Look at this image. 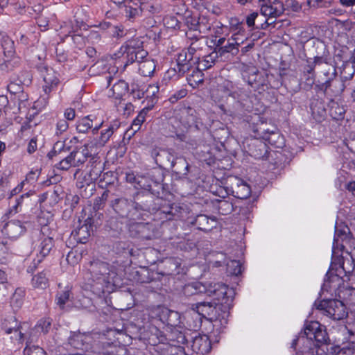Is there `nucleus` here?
<instances>
[{"mask_svg": "<svg viewBox=\"0 0 355 355\" xmlns=\"http://www.w3.org/2000/svg\"><path fill=\"white\" fill-rule=\"evenodd\" d=\"M114 3L123 5L125 16L130 21H135L141 16V5L138 0H112Z\"/></svg>", "mask_w": 355, "mask_h": 355, "instance_id": "aec40b11", "label": "nucleus"}, {"mask_svg": "<svg viewBox=\"0 0 355 355\" xmlns=\"http://www.w3.org/2000/svg\"><path fill=\"white\" fill-rule=\"evenodd\" d=\"M192 349L197 354L205 355L211 349V342L207 336H196L193 340Z\"/></svg>", "mask_w": 355, "mask_h": 355, "instance_id": "c756f323", "label": "nucleus"}, {"mask_svg": "<svg viewBox=\"0 0 355 355\" xmlns=\"http://www.w3.org/2000/svg\"><path fill=\"white\" fill-rule=\"evenodd\" d=\"M87 269L92 282L91 288L93 292L97 295L103 293L110 283V265L101 260L94 259L89 263Z\"/></svg>", "mask_w": 355, "mask_h": 355, "instance_id": "39448f33", "label": "nucleus"}, {"mask_svg": "<svg viewBox=\"0 0 355 355\" xmlns=\"http://www.w3.org/2000/svg\"><path fill=\"white\" fill-rule=\"evenodd\" d=\"M218 301H221V303L202 302L193 304H192V310L196 311L198 315L211 321L219 320L222 322L224 320L226 322L227 318L229 315L228 309L232 300L226 295L224 299L222 298Z\"/></svg>", "mask_w": 355, "mask_h": 355, "instance_id": "20e7f679", "label": "nucleus"}, {"mask_svg": "<svg viewBox=\"0 0 355 355\" xmlns=\"http://www.w3.org/2000/svg\"><path fill=\"white\" fill-rule=\"evenodd\" d=\"M26 78L14 79L8 85V90L10 94L18 95L20 101H26V95L24 94V86H28L31 83V75L30 73H25Z\"/></svg>", "mask_w": 355, "mask_h": 355, "instance_id": "4be33fe9", "label": "nucleus"}, {"mask_svg": "<svg viewBox=\"0 0 355 355\" xmlns=\"http://www.w3.org/2000/svg\"><path fill=\"white\" fill-rule=\"evenodd\" d=\"M161 320L168 326L176 327L180 324V316L177 311L164 309L162 311Z\"/></svg>", "mask_w": 355, "mask_h": 355, "instance_id": "2f4dec72", "label": "nucleus"}, {"mask_svg": "<svg viewBox=\"0 0 355 355\" xmlns=\"http://www.w3.org/2000/svg\"><path fill=\"white\" fill-rule=\"evenodd\" d=\"M185 36L187 38V44H190L200 38L205 37L197 29H187L185 31Z\"/></svg>", "mask_w": 355, "mask_h": 355, "instance_id": "bf43d9fd", "label": "nucleus"}, {"mask_svg": "<svg viewBox=\"0 0 355 355\" xmlns=\"http://www.w3.org/2000/svg\"><path fill=\"white\" fill-rule=\"evenodd\" d=\"M354 243L355 240L352 237L349 229L347 226L343 227H336L333 242L334 253H336L338 249L343 251L347 245L351 246Z\"/></svg>", "mask_w": 355, "mask_h": 355, "instance_id": "dca6fc26", "label": "nucleus"}, {"mask_svg": "<svg viewBox=\"0 0 355 355\" xmlns=\"http://www.w3.org/2000/svg\"><path fill=\"white\" fill-rule=\"evenodd\" d=\"M248 85L259 93L268 89V74L266 71H259L253 68L249 69V74L246 78Z\"/></svg>", "mask_w": 355, "mask_h": 355, "instance_id": "4468645a", "label": "nucleus"}, {"mask_svg": "<svg viewBox=\"0 0 355 355\" xmlns=\"http://www.w3.org/2000/svg\"><path fill=\"white\" fill-rule=\"evenodd\" d=\"M241 265L239 261L231 260L227 263V271L233 275H239L241 273Z\"/></svg>", "mask_w": 355, "mask_h": 355, "instance_id": "4d7b16f0", "label": "nucleus"}, {"mask_svg": "<svg viewBox=\"0 0 355 355\" xmlns=\"http://www.w3.org/2000/svg\"><path fill=\"white\" fill-rule=\"evenodd\" d=\"M206 46L207 41L205 37H203L189 44V48L187 49L193 55H198L200 54L198 52L202 51Z\"/></svg>", "mask_w": 355, "mask_h": 355, "instance_id": "49530a36", "label": "nucleus"}, {"mask_svg": "<svg viewBox=\"0 0 355 355\" xmlns=\"http://www.w3.org/2000/svg\"><path fill=\"white\" fill-rule=\"evenodd\" d=\"M239 46L240 43L237 42L236 37L234 35L231 38L227 40L226 44H225L223 47H220V49L218 50L217 53L220 57L225 55L226 53H231L232 56H235L239 52Z\"/></svg>", "mask_w": 355, "mask_h": 355, "instance_id": "7c9ffc66", "label": "nucleus"}, {"mask_svg": "<svg viewBox=\"0 0 355 355\" xmlns=\"http://www.w3.org/2000/svg\"><path fill=\"white\" fill-rule=\"evenodd\" d=\"M24 354L26 355H46V352L37 345H27L24 349Z\"/></svg>", "mask_w": 355, "mask_h": 355, "instance_id": "052dcab7", "label": "nucleus"}, {"mask_svg": "<svg viewBox=\"0 0 355 355\" xmlns=\"http://www.w3.org/2000/svg\"><path fill=\"white\" fill-rule=\"evenodd\" d=\"M33 193L31 191H29L19 196L9 198L8 214L13 215L22 211L24 208L30 205L31 201L30 197Z\"/></svg>", "mask_w": 355, "mask_h": 355, "instance_id": "412c9836", "label": "nucleus"}, {"mask_svg": "<svg viewBox=\"0 0 355 355\" xmlns=\"http://www.w3.org/2000/svg\"><path fill=\"white\" fill-rule=\"evenodd\" d=\"M26 295V289L23 287H18L10 297V306L14 311L20 309L24 304Z\"/></svg>", "mask_w": 355, "mask_h": 355, "instance_id": "473e14b6", "label": "nucleus"}, {"mask_svg": "<svg viewBox=\"0 0 355 355\" xmlns=\"http://www.w3.org/2000/svg\"><path fill=\"white\" fill-rule=\"evenodd\" d=\"M159 87L157 83L150 84L148 85L146 91V98L144 103L148 104H153V107L156 104L157 101V94L159 92Z\"/></svg>", "mask_w": 355, "mask_h": 355, "instance_id": "58836bf2", "label": "nucleus"}, {"mask_svg": "<svg viewBox=\"0 0 355 355\" xmlns=\"http://www.w3.org/2000/svg\"><path fill=\"white\" fill-rule=\"evenodd\" d=\"M230 29L232 31L236 32L235 37L239 35L244 33V28L243 26L242 22H240L237 19L232 18L230 21Z\"/></svg>", "mask_w": 355, "mask_h": 355, "instance_id": "0e129e2a", "label": "nucleus"}, {"mask_svg": "<svg viewBox=\"0 0 355 355\" xmlns=\"http://www.w3.org/2000/svg\"><path fill=\"white\" fill-rule=\"evenodd\" d=\"M313 306L322 314L334 320H343L348 315L345 305L338 300H316Z\"/></svg>", "mask_w": 355, "mask_h": 355, "instance_id": "6e6552de", "label": "nucleus"}, {"mask_svg": "<svg viewBox=\"0 0 355 355\" xmlns=\"http://www.w3.org/2000/svg\"><path fill=\"white\" fill-rule=\"evenodd\" d=\"M343 277H344L341 275V273L338 272V270L331 266L326 274V278L324 279V282L322 285V289L327 291L336 290V288H339L342 283L345 281Z\"/></svg>", "mask_w": 355, "mask_h": 355, "instance_id": "5701e85b", "label": "nucleus"}, {"mask_svg": "<svg viewBox=\"0 0 355 355\" xmlns=\"http://www.w3.org/2000/svg\"><path fill=\"white\" fill-rule=\"evenodd\" d=\"M202 70L196 69V71H193L191 76L190 75L188 78V80L189 84L191 85V81H193L196 84L202 83L203 73L202 72Z\"/></svg>", "mask_w": 355, "mask_h": 355, "instance_id": "774afa93", "label": "nucleus"}, {"mask_svg": "<svg viewBox=\"0 0 355 355\" xmlns=\"http://www.w3.org/2000/svg\"><path fill=\"white\" fill-rule=\"evenodd\" d=\"M70 150V147H67L64 140H59L55 143L53 150L49 153V157L60 155L62 153H67Z\"/></svg>", "mask_w": 355, "mask_h": 355, "instance_id": "3c124183", "label": "nucleus"}, {"mask_svg": "<svg viewBox=\"0 0 355 355\" xmlns=\"http://www.w3.org/2000/svg\"><path fill=\"white\" fill-rule=\"evenodd\" d=\"M143 44L144 42L140 37H134L125 42L112 55L117 68L123 67L124 69L130 64L146 58L148 53L144 49Z\"/></svg>", "mask_w": 355, "mask_h": 355, "instance_id": "7ed1b4c3", "label": "nucleus"}, {"mask_svg": "<svg viewBox=\"0 0 355 355\" xmlns=\"http://www.w3.org/2000/svg\"><path fill=\"white\" fill-rule=\"evenodd\" d=\"M233 193L234 196L239 199H246L251 193V189L249 185L246 183L241 182L238 184L237 186L234 189Z\"/></svg>", "mask_w": 355, "mask_h": 355, "instance_id": "c03bdc74", "label": "nucleus"}, {"mask_svg": "<svg viewBox=\"0 0 355 355\" xmlns=\"http://www.w3.org/2000/svg\"><path fill=\"white\" fill-rule=\"evenodd\" d=\"M128 84L123 80H118L117 83H114L112 88V96L119 99L121 98L123 95L128 90Z\"/></svg>", "mask_w": 355, "mask_h": 355, "instance_id": "79ce46f5", "label": "nucleus"}, {"mask_svg": "<svg viewBox=\"0 0 355 355\" xmlns=\"http://www.w3.org/2000/svg\"><path fill=\"white\" fill-rule=\"evenodd\" d=\"M146 198L145 202L140 205L141 209L154 211L155 220L161 221L176 220L182 218L183 208L178 204H170L162 198H156L147 193L146 194H139Z\"/></svg>", "mask_w": 355, "mask_h": 355, "instance_id": "f03ea898", "label": "nucleus"}, {"mask_svg": "<svg viewBox=\"0 0 355 355\" xmlns=\"http://www.w3.org/2000/svg\"><path fill=\"white\" fill-rule=\"evenodd\" d=\"M218 92H221L226 97L232 98V108L235 112L243 109L250 111L252 106L249 103L250 92L239 87L230 80H225L218 86Z\"/></svg>", "mask_w": 355, "mask_h": 355, "instance_id": "423d86ee", "label": "nucleus"}, {"mask_svg": "<svg viewBox=\"0 0 355 355\" xmlns=\"http://www.w3.org/2000/svg\"><path fill=\"white\" fill-rule=\"evenodd\" d=\"M218 210L222 215H227L234 210L233 205L231 202L226 200H220L218 202Z\"/></svg>", "mask_w": 355, "mask_h": 355, "instance_id": "603ef678", "label": "nucleus"}, {"mask_svg": "<svg viewBox=\"0 0 355 355\" xmlns=\"http://www.w3.org/2000/svg\"><path fill=\"white\" fill-rule=\"evenodd\" d=\"M171 167L181 178H186L189 173V164L183 157L176 158Z\"/></svg>", "mask_w": 355, "mask_h": 355, "instance_id": "f704fd0d", "label": "nucleus"}, {"mask_svg": "<svg viewBox=\"0 0 355 355\" xmlns=\"http://www.w3.org/2000/svg\"><path fill=\"white\" fill-rule=\"evenodd\" d=\"M73 156H71V152L70 154L62 159L58 164H57V168L67 171L71 167H73L74 160L73 159Z\"/></svg>", "mask_w": 355, "mask_h": 355, "instance_id": "6e6d98bb", "label": "nucleus"}, {"mask_svg": "<svg viewBox=\"0 0 355 355\" xmlns=\"http://www.w3.org/2000/svg\"><path fill=\"white\" fill-rule=\"evenodd\" d=\"M333 77H329L320 85V89L324 91L327 95L331 97L340 96L343 92L346 85L342 78L337 77V72L336 68H331Z\"/></svg>", "mask_w": 355, "mask_h": 355, "instance_id": "ddd939ff", "label": "nucleus"}, {"mask_svg": "<svg viewBox=\"0 0 355 355\" xmlns=\"http://www.w3.org/2000/svg\"><path fill=\"white\" fill-rule=\"evenodd\" d=\"M310 108L312 115L314 117L319 116L322 118L324 116L326 110L324 109L322 102L318 99L314 100L311 103Z\"/></svg>", "mask_w": 355, "mask_h": 355, "instance_id": "de8ad7c7", "label": "nucleus"}, {"mask_svg": "<svg viewBox=\"0 0 355 355\" xmlns=\"http://www.w3.org/2000/svg\"><path fill=\"white\" fill-rule=\"evenodd\" d=\"M116 129V128H115L113 125H110L106 130H103L101 133L100 138L96 141V144L99 146L100 147L105 146V144L108 141V140L112 137Z\"/></svg>", "mask_w": 355, "mask_h": 355, "instance_id": "8fccbe9b", "label": "nucleus"}, {"mask_svg": "<svg viewBox=\"0 0 355 355\" xmlns=\"http://www.w3.org/2000/svg\"><path fill=\"white\" fill-rule=\"evenodd\" d=\"M137 62H139V71L141 76L148 77L154 73L156 65L153 60L148 58L147 56L146 58Z\"/></svg>", "mask_w": 355, "mask_h": 355, "instance_id": "72a5a7b5", "label": "nucleus"}, {"mask_svg": "<svg viewBox=\"0 0 355 355\" xmlns=\"http://www.w3.org/2000/svg\"><path fill=\"white\" fill-rule=\"evenodd\" d=\"M163 22L166 28L179 30L181 27L180 21L175 16L167 15L163 19Z\"/></svg>", "mask_w": 355, "mask_h": 355, "instance_id": "09e8293b", "label": "nucleus"}, {"mask_svg": "<svg viewBox=\"0 0 355 355\" xmlns=\"http://www.w3.org/2000/svg\"><path fill=\"white\" fill-rule=\"evenodd\" d=\"M71 294V288L69 286H66L64 289L57 292L55 302L60 309L64 307L65 304L69 300Z\"/></svg>", "mask_w": 355, "mask_h": 355, "instance_id": "37998d69", "label": "nucleus"}, {"mask_svg": "<svg viewBox=\"0 0 355 355\" xmlns=\"http://www.w3.org/2000/svg\"><path fill=\"white\" fill-rule=\"evenodd\" d=\"M32 286L36 288L44 289L49 286V278L46 272L42 271L34 275L31 280Z\"/></svg>", "mask_w": 355, "mask_h": 355, "instance_id": "a19ab883", "label": "nucleus"}, {"mask_svg": "<svg viewBox=\"0 0 355 355\" xmlns=\"http://www.w3.org/2000/svg\"><path fill=\"white\" fill-rule=\"evenodd\" d=\"M51 322L49 319H41L35 327L34 331L46 334L51 327Z\"/></svg>", "mask_w": 355, "mask_h": 355, "instance_id": "13d9d810", "label": "nucleus"}, {"mask_svg": "<svg viewBox=\"0 0 355 355\" xmlns=\"http://www.w3.org/2000/svg\"><path fill=\"white\" fill-rule=\"evenodd\" d=\"M345 110L344 107L339 106L338 104L334 103L330 108L331 116L336 121L344 118Z\"/></svg>", "mask_w": 355, "mask_h": 355, "instance_id": "864d4df0", "label": "nucleus"}, {"mask_svg": "<svg viewBox=\"0 0 355 355\" xmlns=\"http://www.w3.org/2000/svg\"><path fill=\"white\" fill-rule=\"evenodd\" d=\"M130 94L135 99H141L145 96L146 91L140 89L138 85L132 84Z\"/></svg>", "mask_w": 355, "mask_h": 355, "instance_id": "69168bd1", "label": "nucleus"}, {"mask_svg": "<svg viewBox=\"0 0 355 355\" xmlns=\"http://www.w3.org/2000/svg\"><path fill=\"white\" fill-rule=\"evenodd\" d=\"M103 121H97L96 116L89 114L77 122L76 130L80 133H86L92 128L94 133L96 132L103 125Z\"/></svg>", "mask_w": 355, "mask_h": 355, "instance_id": "b1692460", "label": "nucleus"}, {"mask_svg": "<svg viewBox=\"0 0 355 355\" xmlns=\"http://www.w3.org/2000/svg\"><path fill=\"white\" fill-rule=\"evenodd\" d=\"M227 291H230L228 286L222 283L196 282L187 284L183 288V293L186 296L205 293L208 296L214 297L216 300L224 299Z\"/></svg>", "mask_w": 355, "mask_h": 355, "instance_id": "0eeeda50", "label": "nucleus"}, {"mask_svg": "<svg viewBox=\"0 0 355 355\" xmlns=\"http://www.w3.org/2000/svg\"><path fill=\"white\" fill-rule=\"evenodd\" d=\"M125 180L128 182L130 183H136L139 187L147 189L150 187L149 185H145L141 184V181L139 180V178L136 177V175L133 173H127L125 175Z\"/></svg>", "mask_w": 355, "mask_h": 355, "instance_id": "338daca9", "label": "nucleus"}, {"mask_svg": "<svg viewBox=\"0 0 355 355\" xmlns=\"http://www.w3.org/2000/svg\"><path fill=\"white\" fill-rule=\"evenodd\" d=\"M336 268L343 277H347V280H349V276L352 274L355 270V261L352 259H344L342 264L339 265Z\"/></svg>", "mask_w": 355, "mask_h": 355, "instance_id": "e433bc0d", "label": "nucleus"}, {"mask_svg": "<svg viewBox=\"0 0 355 355\" xmlns=\"http://www.w3.org/2000/svg\"><path fill=\"white\" fill-rule=\"evenodd\" d=\"M153 109V104H148L144 106V107L139 112L137 116L133 120L130 129H128L126 132V135L129 136V137L133 136L137 132H138L142 123L146 120V116L148 112Z\"/></svg>", "mask_w": 355, "mask_h": 355, "instance_id": "cd10ccee", "label": "nucleus"}, {"mask_svg": "<svg viewBox=\"0 0 355 355\" xmlns=\"http://www.w3.org/2000/svg\"><path fill=\"white\" fill-rule=\"evenodd\" d=\"M180 262L175 258H169L164 261V270L161 272L163 275H174L180 272Z\"/></svg>", "mask_w": 355, "mask_h": 355, "instance_id": "c9c22d12", "label": "nucleus"}, {"mask_svg": "<svg viewBox=\"0 0 355 355\" xmlns=\"http://www.w3.org/2000/svg\"><path fill=\"white\" fill-rule=\"evenodd\" d=\"M329 338L324 326L317 321L307 322L304 331L297 336L291 343V347L296 350V355H328L327 345Z\"/></svg>", "mask_w": 355, "mask_h": 355, "instance_id": "f257e3e1", "label": "nucleus"}, {"mask_svg": "<svg viewBox=\"0 0 355 355\" xmlns=\"http://www.w3.org/2000/svg\"><path fill=\"white\" fill-rule=\"evenodd\" d=\"M54 246V241L52 237L41 234V236L35 245V251L40 257H46L49 254Z\"/></svg>", "mask_w": 355, "mask_h": 355, "instance_id": "a878e982", "label": "nucleus"}, {"mask_svg": "<svg viewBox=\"0 0 355 355\" xmlns=\"http://www.w3.org/2000/svg\"><path fill=\"white\" fill-rule=\"evenodd\" d=\"M111 34L113 37L120 39L126 35V30L121 24L112 26L111 28Z\"/></svg>", "mask_w": 355, "mask_h": 355, "instance_id": "680f3d73", "label": "nucleus"}, {"mask_svg": "<svg viewBox=\"0 0 355 355\" xmlns=\"http://www.w3.org/2000/svg\"><path fill=\"white\" fill-rule=\"evenodd\" d=\"M92 147V143L85 144L80 148H76L71 151V156H73V167H79L83 165L92 155L89 148Z\"/></svg>", "mask_w": 355, "mask_h": 355, "instance_id": "bb28decb", "label": "nucleus"}, {"mask_svg": "<svg viewBox=\"0 0 355 355\" xmlns=\"http://www.w3.org/2000/svg\"><path fill=\"white\" fill-rule=\"evenodd\" d=\"M27 322H19L17 318L10 315L3 319L1 328L7 334H13L11 338L19 342H22L27 337V331L29 329Z\"/></svg>", "mask_w": 355, "mask_h": 355, "instance_id": "9d476101", "label": "nucleus"}, {"mask_svg": "<svg viewBox=\"0 0 355 355\" xmlns=\"http://www.w3.org/2000/svg\"><path fill=\"white\" fill-rule=\"evenodd\" d=\"M182 118L184 119L186 124L188 126H191V124L196 122L197 117L196 116V111L191 107L187 108L183 112Z\"/></svg>", "mask_w": 355, "mask_h": 355, "instance_id": "5fc2aeb1", "label": "nucleus"}, {"mask_svg": "<svg viewBox=\"0 0 355 355\" xmlns=\"http://www.w3.org/2000/svg\"><path fill=\"white\" fill-rule=\"evenodd\" d=\"M259 6L261 14L267 17L264 22L261 24L259 28L261 29H266L269 25L274 24L275 21H270V20L279 17L284 12V4L279 0H274L268 3H266L264 0H262V3H260ZM258 28L257 26V28Z\"/></svg>", "mask_w": 355, "mask_h": 355, "instance_id": "9b49d317", "label": "nucleus"}, {"mask_svg": "<svg viewBox=\"0 0 355 355\" xmlns=\"http://www.w3.org/2000/svg\"><path fill=\"white\" fill-rule=\"evenodd\" d=\"M176 56L179 76H183L191 70L199 59V55H193L186 49H182Z\"/></svg>", "mask_w": 355, "mask_h": 355, "instance_id": "f3484780", "label": "nucleus"}, {"mask_svg": "<svg viewBox=\"0 0 355 355\" xmlns=\"http://www.w3.org/2000/svg\"><path fill=\"white\" fill-rule=\"evenodd\" d=\"M71 236L78 243H86L87 239L90 236V232L89 231V227L87 225H83L81 227L71 232Z\"/></svg>", "mask_w": 355, "mask_h": 355, "instance_id": "ea45409f", "label": "nucleus"}, {"mask_svg": "<svg viewBox=\"0 0 355 355\" xmlns=\"http://www.w3.org/2000/svg\"><path fill=\"white\" fill-rule=\"evenodd\" d=\"M199 55V59L196 63L197 67L196 69L201 70H206L212 67L216 61V58L218 57V54L217 53L212 52L209 55L207 56H204L201 60L200 58V55Z\"/></svg>", "mask_w": 355, "mask_h": 355, "instance_id": "4c0bfd02", "label": "nucleus"}, {"mask_svg": "<svg viewBox=\"0 0 355 355\" xmlns=\"http://www.w3.org/2000/svg\"><path fill=\"white\" fill-rule=\"evenodd\" d=\"M191 223L196 226L197 229L204 232L211 231L216 227L217 221L215 218H209L207 215H198Z\"/></svg>", "mask_w": 355, "mask_h": 355, "instance_id": "c85d7f7f", "label": "nucleus"}, {"mask_svg": "<svg viewBox=\"0 0 355 355\" xmlns=\"http://www.w3.org/2000/svg\"><path fill=\"white\" fill-rule=\"evenodd\" d=\"M40 75L43 79V90L46 94H49L60 84V79L58 73L50 67H42L40 68Z\"/></svg>", "mask_w": 355, "mask_h": 355, "instance_id": "a211bd4d", "label": "nucleus"}, {"mask_svg": "<svg viewBox=\"0 0 355 355\" xmlns=\"http://www.w3.org/2000/svg\"><path fill=\"white\" fill-rule=\"evenodd\" d=\"M151 156L155 159V163L162 168L171 166L175 160L171 152L166 149H153L151 152Z\"/></svg>", "mask_w": 355, "mask_h": 355, "instance_id": "393cba45", "label": "nucleus"}, {"mask_svg": "<svg viewBox=\"0 0 355 355\" xmlns=\"http://www.w3.org/2000/svg\"><path fill=\"white\" fill-rule=\"evenodd\" d=\"M112 200L110 206L114 211L121 218H131V211L134 207V202L125 197L112 194Z\"/></svg>", "mask_w": 355, "mask_h": 355, "instance_id": "2eb2a0df", "label": "nucleus"}, {"mask_svg": "<svg viewBox=\"0 0 355 355\" xmlns=\"http://www.w3.org/2000/svg\"><path fill=\"white\" fill-rule=\"evenodd\" d=\"M26 224L28 221L19 219L10 220L3 226V233L10 239H17L26 232Z\"/></svg>", "mask_w": 355, "mask_h": 355, "instance_id": "6ab92c4d", "label": "nucleus"}, {"mask_svg": "<svg viewBox=\"0 0 355 355\" xmlns=\"http://www.w3.org/2000/svg\"><path fill=\"white\" fill-rule=\"evenodd\" d=\"M211 26L212 24L207 17L205 15H200L198 17L196 29L202 35L208 34L211 31Z\"/></svg>", "mask_w": 355, "mask_h": 355, "instance_id": "a18cd8bd", "label": "nucleus"}, {"mask_svg": "<svg viewBox=\"0 0 355 355\" xmlns=\"http://www.w3.org/2000/svg\"><path fill=\"white\" fill-rule=\"evenodd\" d=\"M1 46L6 58L0 60V69L7 71L12 70L19 64V59L15 57L14 42L8 36H2Z\"/></svg>", "mask_w": 355, "mask_h": 355, "instance_id": "f8f14e48", "label": "nucleus"}, {"mask_svg": "<svg viewBox=\"0 0 355 355\" xmlns=\"http://www.w3.org/2000/svg\"><path fill=\"white\" fill-rule=\"evenodd\" d=\"M198 21V17L191 15L189 13L184 17V24L187 29H196Z\"/></svg>", "mask_w": 355, "mask_h": 355, "instance_id": "e2e57ef3", "label": "nucleus"}, {"mask_svg": "<svg viewBox=\"0 0 355 355\" xmlns=\"http://www.w3.org/2000/svg\"><path fill=\"white\" fill-rule=\"evenodd\" d=\"M254 118V122L250 125L252 131L255 134L254 137L262 138L277 148H282L284 144V138L278 132L270 130L267 123L259 115H255Z\"/></svg>", "mask_w": 355, "mask_h": 355, "instance_id": "1a4fd4ad", "label": "nucleus"}]
</instances>
